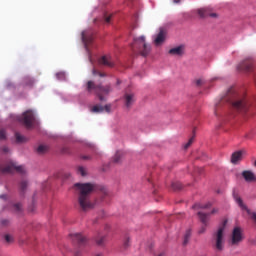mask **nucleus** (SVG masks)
Returning <instances> with one entry per match:
<instances>
[{"label":"nucleus","instance_id":"obj_1","mask_svg":"<svg viewBox=\"0 0 256 256\" xmlns=\"http://www.w3.org/2000/svg\"><path fill=\"white\" fill-rule=\"evenodd\" d=\"M224 103H229V105H232L233 109L239 111L240 113H247V111H249V103H247L245 98H240L239 94H237L234 88L229 89L226 95L215 104V115H217V109H219L221 105H224Z\"/></svg>","mask_w":256,"mask_h":256},{"label":"nucleus","instance_id":"obj_2","mask_svg":"<svg viewBox=\"0 0 256 256\" xmlns=\"http://www.w3.org/2000/svg\"><path fill=\"white\" fill-rule=\"evenodd\" d=\"M74 187L78 195V204L82 211H89L95 207L91 202V193L97 189V186L92 183H76Z\"/></svg>","mask_w":256,"mask_h":256},{"label":"nucleus","instance_id":"obj_3","mask_svg":"<svg viewBox=\"0 0 256 256\" xmlns=\"http://www.w3.org/2000/svg\"><path fill=\"white\" fill-rule=\"evenodd\" d=\"M86 91L90 94L94 93L95 95H97L99 101H105V97H103V95H109L112 89H111V86L109 85H106V86L97 85L95 84V82L89 80L86 83Z\"/></svg>","mask_w":256,"mask_h":256},{"label":"nucleus","instance_id":"obj_4","mask_svg":"<svg viewBox=\"0 0 256 256\" xmlns=\"http://www.w3.org/2000/svg\"><path fill=\"white\" fill-rule=\"evenodd\" d=\"M131 49L135 55H142V57H147L151 51V46L145 42V36H141L134 38Z\"/></svg>","mask_w":256,"mask_h":256},{"label":"nucleus","instance_id":"obj_5","mask_svg":"<svg viewBox=\"0 0 256 256\" xmlns=\"http://www.w3.org/2000/svg\"><path fill=\"white\" fill-rule=\"evenodd\" d=\"M211 207V202H208L206 204H195L192 206V209H194L197 212L198 218L200 219L201 223H208L209 217L211 215H215L219 210L217 208H214L211 213L205 212V209H209Z\"/></svg>","mask_w":256,"mask_h":256},{"label":"nucleus","instance_id":"obj_6","mask_svg":"<svg viewBox=\"0 0 256 256\" xmlns=\"http://www.w3.org/2000/svg\"><path fill=\"white\" fill-rule=\"evenodd\" d=\"M245 241V231L239 226H235L230 233L228 243L231 247H239Z\"/></svg>","mask_w":256,"mask_h":256},{"label":"nucleus","instance_id":"obj_7","mask_svg":"<svg viewBox=\"0 0 256 256\" xmlns=\"http://www.w3.org/2000/svg\"><path fill=\"white\" fill-rule=\"evenodd\" d=\"M214 249L216 251H223L225 249V226L218 228L214 234Z\"/></svg>","mask_w":256,"mask_h":256},{"label":"nucleus","instance_id":"obj_8","mask_svg":"<svg viewBox=\"0 0 256 256\" xmlns=\"http://www.w3.org/2000/svg\"><path fill=\"white\" fill-rule=\"evenodd\" d=\"M13 171H17V173H25V167L17 165V162L13 160L8 161L6 164H0V173H13Z\"/></svg>","mask_w":256,"mask_h":256},{"label":"nucleus","instance_id":"obj_9","mask_svg":"<svg viewBox=\"0 0 256 256\" xmlns=\"http://www.w3.org/2000/svg\"><path fill=\"white\" fill-rule=\"evenodd\" d=\"M21 123L25 126L26 129H31L35 125V113L32 110H28L22 114L20 118Z\"/></svg>","mask_w":256,"mask_h":256},{"label":"nucleus","instance_id":"obj_10","mask_svg":"<svg viewBox=\"0 0 256 256\" xmlns=\"http://www.w3.org/2000/svg\"><path fill=\"white\" fill-rule=\"evenodd\" d=\"M233 197H234L236 203L242 209V211H246L247 215H249V217H250V219H252L253 223L256 224V212H252L249 208H247V205H245L243 203V199H241V197H239V195L233 194Z\"/></svg>","mask_w":256,"mask_h":256},{"label":"nucleus","instance_id":"obj_11","mask_svg":"<svg viewBox=\"0 0 256 256\" xmlns=\"http://www.w3.org/2000/svg\"><path fill=\"white\" fill-rule=\"evenodd\" d=\"M93 30H84L82 32V41L84 43V47L86 49V51L89 53V45H91V43H93Z\"/></svg>","mask_w":256,"mask_h":256},{"label":"nucleus","instance_id":"obj_12","mask_svg":"<svg viewBox=\"0 0 256 256\" xmlns=\"http://www.w3.org/2000/svg\"><path fill=\"white\" fill-rule=\"evenodd\" d=\"M124 105L127 109H131L133 107V104L136 101L135 93L133 92H125L123 96Z\"/></svg>","mask_w":256,"mask_h":256},{"label":"nucleus","instance_id":"obj_13","mask_svg":"<svg viewBox=\"0 0 256 256\" xmlns=\"http://www.w3.org/2000/svg\"><path fill=\"white\" fill-rule=\"evenodd\" d=\"M199 17L205 19V17H217V13L211 12V8H200L197 10Z\"/></svg>","mask_w":256,"mask_h":256},{"label":"nucleus","instance_id":"obj_14","mask_svg":"<svg viewBox=\"0 0 256 256\" xmlns=\"http://www.w3.org/2000/svg\"><path fill=\"white\" fill-rule=\"evenodd\" d=\"M103 111H106V113H111V104H106L105 106L95 105L91 108L92 113H103Z\"/></svg>","mask_w":256,"mask_h":256},{"label":"nucleus","instance_id":"obj_15","mask_svg":"<svg viewBox=\"0 0 256 256\" xmlns=\"http://www.w3.org/2000/svg\"><path fill=\"white\" fill-rule=\"evenodd\" d=\"M70 237L73 241H76L78 245H85V243H87V238L81 233H72Z\"/></svg>","mask_w":256,"mask_h":256},{"label":"nucleus","instance_id":"obj_16","mask_svg":"<svg viewBox=\"0 0 256 256\" xmlns=\"http://www.w3.org/2000/svg\"><path fill=\"white\" fill-rule=\"evenodd\" d=\"M98 63L105 67H115V62H113V58H111V56H102Z\"/></svg>","mask_w":256,"mask_h":256},{"label":"nucleus","instance_id":"obj_17","mask_svg":"<svg viewBox=\"0 0 256 256\" xmlns=\"http://www.w3.org/2000/svg\"><path fill=\"white\" fill-rule=\"evenodd\" d=\"M167 35V31L164 28H160L159 33L154 39L155 45H161L165 41V37Z\"/></svg>","mask_w":256,"mask_h":256},{"label":"nucleus","instance_id":"obj_18","mask_svg":"<svg viewBox=\"0 0 256 256\" xmlns=\"http://www.w3.org/2000/svg\"><path fill=\"white\" fill-rule=\"evenodd\" d=\"M240 71H246L247 73L253 71V62L245 60L239 66Z\"/></svg>","mask_w":256,"mask_h":256},{"label":"nucleus","instance_id":"obj_19","mask_svg":"<svg viewBox=\"0 0 256 256\" xmlns=\"http://www.w3.org/2000/svg\"><path fill=\"white\" fill-rule=\"evenodd\" d=\"M242 177L245 179V181H247V183H251L256 179L255 173H253L251 170H244L242 172Z\"/></svg>","mask_w":256,"mask_h":256},{"label":"nucleus","instance_id":"obj_20","mask_svg":"<svg viewBox=\"0 0 256 256\" xmlns=\"http://www.w3.org/2000/svg\"><path fill=\"white\" fill-rule=\"evenodd\" d=\"M242 158L243 151H236L231 156V163H233V165H237V163H239V161H241Z\"/></svg>","mask_w":256,"mask_h":256},{"label":"nucleus","instance_id":"obj_21","mask_svg":"<svg viewBox=\"0 0 256 256\" xmlns=\"http://www.w3.org/2000/svg\"><path fill=\"white\" fill-rule=\"evenodd\" d=\"M22 84L24 87H33V85H35V79L31 78L30 76H25Z\"/></svg>","mask_w":256,"mask_h":256},{"label":"nucleus","instance_id":"obj_22","mask_svg":"<svg viewBox=\"0 0 256 256\" xmlns=\"http://www.w3.org/2000/svg\"><path fill=\"white\" fill-rule=\"evenodd\" d=\"M170 55H183V46H177L169 50Z\"/></svg>","mask_w":256,"mask_h":256},{"label":"nucleus","instance_id":"obj_23","mask_svg":"<svg viewBox=\"0 0 256 256\" xmlns=\"http://www.w3.org/2000/svg\"><path fill=\"white\" fill-rule=\"evenodd\" d=\"M36 151H37L38 155H43V154L47 153V151H49V146L40 144L37 147Z\"/></svg>","mask_w":256,"mask_h":256},{"label":"nucleus","instance_id":"obj_24","mask_svg":"<svg viewBox=\"0 0 256 256\" xmlns=\"http://www.w3.org/2000/svg\"><path fill=\"white\" fill-rule=\"evenodd\" d=\"M189 239H191V230L190 229L186 230V232L184 234V240L182 242V245L184 247H187V245L189 244Z\"/></svg>","mask_w":256,"mask_h":256},{"label":"nucleus","instance_id":"obj_25","mask_svg":"<svg viewBox=\"0 0 256 256\" xmlns=\"http://www.w3.org/2000/svg\"><path fill=\"white\" fill-rule=\"evenodd\" d=\"M109 192L107 191V188L100 187V203H103L105 201V197H108Z\"/></svg>","mask_w":256,"mask_h":256},{"label":"nucleus","instance_id":"obj_26","mask_svg":"<svg viewBox=\"0 0 256 256\" xmlns=\"http://www.w3.org/2000/svg\"><path fill=\"white\" fill-rule=\"evenodd\" d=\"M15 137H16L17 143H27V141H29L27 137L21 135L19 132L15 133Z\"/></svg>","mask_w":256,"mask_h":256},{"label":"nucleus","instance_id":"obj_27","mask_svg":"<svg viewBox=\"0 0 256 256\" xmlns=\"http://www.w3.org/2000/svg\"><path fill=\"white\" fill-rule=\"evenodd\" d=\"M131 247V237L126 235L123 240V249H129Z\"/></svg>","mask_w":256,"mask_h":256},{"label":"nucleus","instance_id":"obj_28","mask_svg":"<svg viewBox=\"0 0 256 256\" xmlns=\"http://www.w3.org/2000/svg\"><path fill=\"white\" fill-rule=\"evenodd\" d=\"M107 241V236H99L98 238H96V243L97 245H99L100 247L105 245V242Z\"/></svg>","mask_w":256,"mask_h":256},{"label":"nucleus","instance_id":"obj_29","mask_svg":"<svg viewBox=\"0 0 256 256\" xmlns=\"http://www.w3.org/2000/svg\"><path fill=\"white\" fill-rule=\"evenodd\" d=\"M12 209L14 213H21L23 211V206H21V203H16L12 205Z\"/></svg>","mask_w":256,"mask_h":256},{"label":"nucleus","instance_id":"obj_30","mask_svg":"<svg viewBox=\"0 0 256 256\" xmlns=\"http://www.w3.org/2000/svg\"><path fill=\"white\" fill-rule=\"evenodd\" d=\"M172 189L174 191H181V189H183V184L181 182H173Z\"/></svg>","mask_w":256,"mask_h":256},{"label":"nucleus","instance_id":"obj_31","mask_svg":"<svg viewBox=\"0 0 256 256\" xmlns=\"http://www.w3.org/2000/svg\"><path fill=\"white\" fill-rule=\"evenodd\" d=\"M78 175H81L82 177H85L87 175V170L83 166H79L77 168Z\"/></svg>","mask_w":256,"mask_h":256},{"label":"nucleus","instance_id":"obj_32","mask_svg":"<svg viewBox=\"0 0 256 256\" xmlns=\"http://www.w3.org/2000/svg\"><path fill=\"white\" fill-rule=\"evenodd\" d=\"M27 186H28L27 180H22L20 182V190L22 193H25V189H27Z\"/></svg>","mask_w":256,"mask_h":256},{"label":"nucleus","instance_id":"obj_33","mask_svg":"<svg viewBox=\"0 0 256 256\" xmlns=\"http://www.w3.org/2000/svg\"><path fill=\"white\" fill-rule=\"evenodd\" d=\"M4 239L6 241V243H8V245H11V243H14L15 239L13 238V236L6 234L4 236Z\"/></svg>","mask_w":256,"mask_h":256},{"label":"nucleus","instance_id":"obj_34","mask_svg":"<svg viewBox=\"0 0 256 256\" xmlns=\"http://www.w3.org/2000/svg\"><path fill=\"white\" fill-rule=\"evenodd\" d=\"M7 139V132L5 129H0V141H5Z\"/></svg>","mask_w":256,"mask_h":256},{"label":"nucleus","instance_id":"obj_35","mask_svg":"<svg viewBox=\"0 0 256 256\" xmlns=\"http://www.w3.org/2000/svg\"><path fill=\"white\" fill-rule=\"evenodd\" d=\"M193 141H195V136H192L189 141L184 145V149H189L191 145H193Z\"/></svg>","mask_w":256,"mask_h":256},{"label":"nucleus","instance_id":"obj_36","mask_svg":"<svg viewBox=\"0 0 256 256\" xmlns=\"http://www.w3.org/2000/svg\"><path fill=\"white\" fill-rule=\"evenodd\" d=\"M119 161H121V152H116V154L113 157V162L114 163H119Z\"/></svg>","mask_w":256,"mask_h":256},{"label":"nucleus","instance_id":"obj_37","mask_svg":"<svg viewBox=\"0 0 256 256\" xmlns=\"http://www.w3.org/2000/svg\"><path fill=\"white\" fill-rule=\"evenodd\" d=\"M56 77L59 81H65V72H58Z\"/></svg>","mask_w":256,"mask_h":256},{"label":"nucleus","instance_id":"obj_38","mask_svg":"<svg viewBox=\"0 0 256 256\" xmlns=\"http://www.w3.org/2000/svg\"><path fill=\"white\" fill-rule=\"evenodd\" d=\"M195 85L196 87H202V85H205V80L203 78L197 79Z\"/></svg>","mask_w":256,"mask_h":256},{"label":"nucleus","instance_id":"obj_39","mask_svg":"<svg viewBox=\"0 0 256 256\" xmlns=\"http://www.w3.org/2000/svg\"><path fill=\"white\" fill-rule=\"evenodd\" d=\"M7 153H9V147L4 146V147L0 148L1 155H7Z\"/></svg>","mask_w":256,"mask_h":256},{"label":"nucleus","instance_id":"obj_40","mask_svg":"<svg viewBox=\"0 0 256 256\" xmlns=\"http://www.w3.org/2000/svg\"><path fill=\"white\" fill-rule=\"evenodd\" d=\"M92 73H93V75H99V77H105V74H103V73L97 71L96 69H93V70H92Z\"/></svg>","mask_w":256,"mask_h":256},{"label":"nucleus","instance_id":"obj_41","mask_svg":"<svg viewBox=\"0 0 256 256\" xmlns=\"http://www.w3.org/2000/svg\"><path fill=\"white\" fill-rule=\"evenodd\" d=\"M207 231V228L205 226H201V228L198 230L199 235H203V233Z\"/></svg>","mask_w":256,"mask_h":256},{"label":"nucleus","instance_id":"obj_42","mask_svg":"<svg viewBox=\"0 0 256 256\" xmlns=\"http://www.w3.org/2000/svg\"><path fill=\"white\" fill-rule=\"evenodd\" d=\"M104 21H105V23H111V15H109V16L105 15Z\"/></svg>","mask_w":256,"mask_h":256},{"label":"nucleus","instance_id":"obj_43","mask_svg":"<svg viewBox=\"0 0 256 256\" xmlns=\"http://www.w3.org/2000/svg\"><path fill=\"white\" fill-rule=\"evenodd\" d=\"M81 159H83L84 161H90L91 156H89V155H82Z\"/></svg>","mask_w":256,"mask_h":256},{"label":"nucleus","instance_id":"obj_44","mask_svg":"<svg viewBox=\"0 0 256 256\" xmlns=\"http://www.w3.org/2000/svg\"><path fill=\"white\" fill-rule=\"evenodd\" d=\"M9 223H11L9 220H3L2 221V225H9Z\"/></svg>","mask_w":256,"mask_h":256},{"label":"nucleus","instance_id":"obj_45","mask_svg":"<svg viewBox=\"0 0 256 256\" xmlns=\"http://www.w3.org/2000/svg\"><path fill=\"white\" fill-rule=\"evenodd\" d=\"M0 199H7V195L5 194L0 195Z\"/></svg>","mask_w":256,"mask_h":256},{"label":"nucleus","instance_id":"obj_46","mask_svg":"<svg viewBox=\"0 0 256 256\" xmlns=\"http://www.w3.org/2000/svg\"><path fill=\"white\" fill-rule=\"evenodd\" d=\"M227 223H229V220L228 219H224L222 225H227Z\"/></svg>","mask_w":256,"mask_h":256},{"label":"nucleus","instance_id":"obj_47","mask_svg":"<svg viewBox=\"0 0 256 256\" xmlns=\"http://www.w3.org/2000/svg\"><path fill=\"white\" fill-rule=\"evenodd\" d=\"M157 256H165L164 252H161L160 254H158Z\"/></svg>","mask_w":256,"mask_h":256},{"label":"nucleus","instance_id":"obj_48","mask_svg":"<svg viewBox=\"0 0 256 256\" xmlns=\"http://www.w3.org/2000/svg\"><path fill=\"white\" fill-rule=\"evenodd\" d=\"M66 177H71V174H66Z\"/></svg>","mask_w":256,"mask_h":256},{"label":"nucleus","instance_id":"obj_49","mask_svg":"<svg viewBox=\"0 0 256 256\" xmlns=\"http://www.w3.org/2000/svg\"><path fill=\"white\" fill-rule=\"evenodd\" d=\"M215 80H217V78H213L211 81H215Z\"/></svg>","mask_w":256,"mask_h":256},{"label":"nucleus","instance_id":"obj_50","mask_svg":"<svg viewBox=\"0 0 256 256\" xmlns=\"http://www.w3.org/2000/svg\"><path fill=\"white\" fill-rule=\"evenodd\" d=\"M254 165H255V167H256V160H255V162H254Z\"/></svg>","mask_w":256,"mask_h":256},{"label":"nucleus","instance_id":"obj_51","mask_svg":"<svg viewBox=\"0 0 256 256\" xmlns=\"http://www.w3.org/2000/svg\"><path fill=\"white\" fill-rule=\"evenodd\" d=\"M90 61H93V60H91V57H90Z\"/></svg>","mask_w":256,"mask_h":256}]
</instances>
